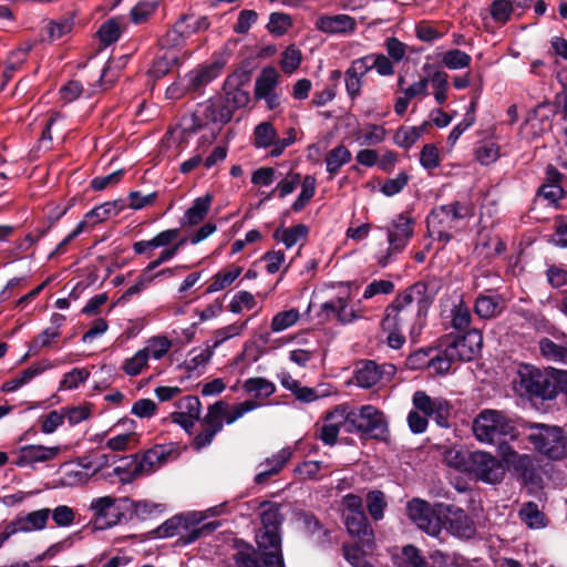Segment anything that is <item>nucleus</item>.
Returning a JSON list of instances; mask_svg holds the SVG:
<instances>
[{
    "instance_id": "nucleus-1",
    "label": "nucleus",
    "mask_w": 567,
    "mask_h": 567,
    "mask_svg": "<svg viewBox=\"0 0 567 567\" xmlns=\"http://www.w3.org/2000/svg\"><path fill=\"white\" fill-rule=\"evenodd\" d=\"M434 296L429 293V284L420 280L399 292L393 301L385 308L381 321L382 330H402L412 322L421 329L424 327L426 316ZM413 330H411V333Z\"/></svg>"
},
{
    "instance_id": "nucleus-2",
    "label": "nucleus",
    "mask_w": 567,
    "mask_h": 567,
    "mask_svg": "<svg viewBox=\"0 0 567 567\" xmlns=\"http://www.w3.org/2000/svg\"><path fill=\"white\" fill-rule=\"evenodd\" d=\"M473 432L480 442L508 445L507 441L516 440L520 432L518 423L503 411L483 410L473 421Z\"/></svg>"
},
{
    "instance_id": "nucleus-3",
    "label": "nucleus",
    "mask_w": 567,
    "mask_h": 567,
    "mask_svg": "<svg viewBox=\"0 0 567 567\" xmlns=\"http://www.w3.org/2000/svg\"><path fill=\"white\" fill-rule=\"evenodd\" d=\"M525 429L535 452L554 462L567 458V432L561 426L527 422Z\"/></svg>"
},
{
    "instance_id": "nucleus-4",
    "label": "nucleus",
    "mask_w": 567,
    "mask_h": 567,
    "mask_svg": "<svg viewBox=\"0 0 567 567\" xmlns=\"http://www.w3.org/2000/svg\"><path fill=\"white\" fill-rule=\"evenodd\" d=\"M205 515L200 512H189L187 514L175 515L165 520L157 528L153 529L151 534L153 537L165 538L181 534L178 539L183 545H188L200 538L203 535H209L213 532V522L205 523L198 526L204 519Z\"/></svg>"
},
{
    "instance_id": "nucleus-5",
    "label": "nucleus",
    "mask_w": 567,
    "mask_h": 567,
    "mask_svg": "<svg viewBox=\"0 0 567 567\" xmlns=\"http://www.w3.org/2000/svg\"><path fill=\"white\" fill-rule=\"evenodd\" d=\"M260 513L261 528L256 535L258 555H282L281 526L285 516L281 513V505L271 502H262Z\"/></svg>"
},
{
    "instance_id": "nucleus-6",
    "label": "nucleus",
    "mask_w": 567,
    "mask_h": 567,
    "mask_svg": "<svg viewBox=\"0 0 567 567\" xmlns=\"http://www.w3.org/2000/svg\"><path fill=\"white\" fill-rule=\"evenodd\" d=\"M347 433L359 434L362 440H384L389 433L384 413L371 404L352 410L350 427Z\"/></svg>"
},
{
    "instance_id": "nucleus-7",
    "label": "nucleus",
    "mask_w": 567,
    "mask_h": 567,
    "mask_svg": "<svg viewBox=\"0 0 567 567\" xmlns=\"http://www.w3.org/2000/svg\"><path fill=\"white\" fill-rule=\"evenodd\" d=\"M249 81L250 72L245 70H237L227 76L223 86L224 104L219 110V117L223 123L230 121L234 111L248 104L250 96L244 86Z\"/></svg>"
},
{
    "instance_id": "nucleus-8",
    "label": "nucleus",
    "mask_w": 567,
    "mask_h": 567,
    "mask_svg": "<svg viewBox=\"0 0 567 567\" xmlns=\"http://www.w3.org/2000/svg\"><path fill=\"white\" fill-rule=\"evenodd\" d=\"M466 471L486 484H498L505 475L503 457L498 460L491 453L475 451L470 454Z\"/></svg>"
},
{
    "instance_id": "nucleus-9",
    "label": "nucleus",
    "mask_w": 567,
    "mask_h": 567,
    "mask_svg": "<svg viewBox=\"0 0 567 567\" xmlns=\"http://www.w3.org/2000/svg\"><path fill=\"white\" fill-rule=\"evenodd\" d=\"M519 388L529 396L543 400L555 399L553 375H548L530 364H522L518 369Z\"/></svg>"
},
{
    "instance_id": "nucleus-10",
    "label": "nucleus",
    "mask_w": 567,
    "mask_h": 567,
    "mask_svg": "<svg viewBox=\"0 0 567 567\" xmlns=\"http://www.w3.org/2000/svg\"><path fill=\"white\" fill-rule=\"evenodd\" d=\"M501 456L505 471H512L525 485H538L542 482L533 455L519 454L511 445H501Z\"/></svg>"
},
{
    "instance_id": "nucleus-11",
    "label": "nucleus",
    "mask_w": 567,
    "mask_h": 567,
    "mask_svg": "<svg viewBox=\"0 0 567 567\" xmlns=\"http://www.w3.org/2000/svg\"><path fill=\"white\" fill-rule=\"evenodd\" d=\"M436 512L441 518V529L446 527L451 534L460 538L471 539L475 536V524L463 508L454 504L441 503Z\"/></svg>"
},
{
    "instance_id": "nucleus-12",
    "label": "nucleus",
    "mask_w": 567,
    "mask_h": 567,
    "mask_svg": "<svg viewBox=\"0 0 567 567\" xmlns=\"http://www.w3.org/2000/svg\"><path fill=\"white\" fill-rule=\"evenodd\" d=\"M446 354L451 359L471 361L483 346V336L480 330L471 329L465 334L445 336Z\"/></svg>"
},
{
    "instance_id": "nucleus-13",
    "label": "nucleus",
    "mask_w": 567,
    "mask_h": 567,
    "mask_svg": "<svg viewBox=\"0 0 567 567\" xmlns=\"http://www.w3.org/2000/svg\"><path fill=\"white\" fill-rule=\"evenodd\" d=\"M436 503L431 506L427 502L413 498L408 502L406 511L409 517L416 524V526L431 536H439L441 533V518L437 515Z\"/></svg>"
},
{
    "instance_id": "nucleus-14",
    "label": "nucleus",
    "mask_w": 567,
    "mask_h": 567,
    "mask_svg": "<svg viewBox=\"0 0 567 567\" xmlns=\"http://www.w3.org/2000/svg\"><path fill=\"white\" fill-rule=\"evenodd\" d=\"M473 215V208L466 203L458 200L450 204L440 205L430 212L426 217L427 227L451 225V223L471 217Z\"/></svg>"
},
{
    "instance_id": "nucleus-15",
    "label": "nucleus",
    "mask_w": 567,
    "mask_h": 567,
    "mask_svg": "<svg viewBox=\"0 0 567 567\" xmlns=\"http://www.w3.org/2000/svg\"><path fill=\"white\" fill-rule=\"evenodd\" d=\"M226 567H285L284 555H258L256 549L246 545L233 555Z\"/></svg>"
},
{
    "instance_id": "nucleus-16",
    "label": "nucleus",
    "mask_w": 567,
    "mask_h": 567,
    "mask_svg": "<svg viewBox=\"0 0 567 567\" xmlns=\"http://www.w3.org/2000/svg\"><path fill=\"white\" fill-rule=\"evenodd\" d=\"M414 219L408 213H401L386 227L388 241L396 252H402L413 237Z\"/></svg>"
},
{
    "instance_id": "nucleus-17",
    "label": "nucleus",
    "mask_w": 567,
    "mask_h": 567,
    "mask_svg": "<svg viewBox=\"0 0 567 567\" xmlns=\"http://www.w3.org/2000/svg\"><path fill=\"white\" fill-rule=\"evenodd\" d=\"M261 404L255 400H246L237 405H229L227 402L219 400L215 402V435L223 430V421L227 424L234 423L245 413L250 412Z\"/></svg>"
},
{
    "instance_id": "nucleus-18",
    "label": "nucleus",
    "mask_w": 567,
    "mask_h": 567,
    "mask_svg": "<svg viewBox=\"0 0 567 567\" xmlns=\"http://www.w3.org/2000/svg\"><path fill=\"white\" fill-rule=\"evenodd\" d=\"M174 454V450L166 445L156 444L152 449L138 455V463L135 467L136 473L142 475L151 474L155 471L156 465L165 464Z\"/></svg>"
},
{
    "instance_id": "nucleus-19",
    "label": "nucleus",
    "mask_w": 567,
    "mask_h": 567,
    "mask_svg": "<svg viewBox=\"0 0 567 567\" xmlns=\"http://www.w3.org/2000/svg\"><path fill=\"white\" fill-rule=\"evenodd\" d=\"M355 20L348 14L320 16L316 21V28L328 34H350L355 31Z\"/></svg>"
},
{
    "instance_id": "nucleus-20",
    "label": "nucleus",
    "mask_w": 567,
    "mask_h": 567,
    "mask_svg": "<svg viewBox=\"0 0 567 567\" xmlns=\"http://www.w3.org/2000/svg\"><path fill=\"white\" fill-rule=\"evenodd\" d=\"M213 202V194L207 192L204 196L197 197L193 200L192 206L184 213L179 219L181 228H193L202 224L210 209Z\"/></svg>"
},
{
    "instance_id": "nucleus-21",
    "label": "nucleus",
    "mask_w": 567,
    "mask_h": 567,
    "mask_svg": "<svg viewBox=\"0 0 567 567\" xmlns=\"http://www.w3.org/2000/svg\"><path fill=\"white\" fill-rule=\"evenodd\" d=\"M189 19L192 17L181 16L174 25L158 39V45L162 50L176 51L175 49L182 48L186 43V40L190 37L187 29Z\"/></svg>"
},
{
    "instance_id": "nucleus-22",
    "label": "nucleus",
    "mask_w": 567,
    "mask_h": 567,
    "mask_svg": "<svg viewBox=\"0 0 567 567\" xmlns=\"http://www.w3.org/2000/svg\"><path fill=\"white\" fill-rule=\"evenodd\" d=\"M60 452V449L47 447L43 445H24L18 450V458L13 462L16 466L23 467L37 462H48L53 460Z\"/></svg>"
},
{
    "instance_id": "nucleus-23",
    "label": "nucleus",
    "mask_w": 567,
    "mask_h": 567,
    "mask_svg": "<svg viewBox=\"0 0 567 567\" xmlns=\"http://www.w3.org/2000/svg\"><path fill=\"white\" fill-rule=\"evenodd\" d=\"M185 92L202 95L205 87L213 81V62H204L185 75Z\"/></svg>"
},
{
    "instance_id": "nucleus-24",
    "label": "nucleus",
    "mask_w": 567,
    "mask_h": 567,
    "mask_svg": "<svg viewBox=\"0 0 567 567\" xmlns=\"http://www.w3.org/2000/svg\"><path fill=\"white\" fill-rule=\"evenodd\" d=\"M212 140L213 132L209 135L205 134L200 137V142L196 150V154L181 164L179 171L183 174L190 173L202 163L207 169L213 167V150L208 151L212 144Z\"/></svg>"
},
{
    "instance_id": "nucleus-25",
    "label": "nucleus",
    "mask_w": 567,
    "mask_h": 567,
    "mask_svg": "<svg viewBox=\"0 0 567 567\" xmlns=\"http://www.w3.org/2000/svg\"><path fill=\"white\" fill-rule=\"evenodd\" d=\"M182 64L181 55L177 51H164L163 54L157 55L147 74L154 81H157L168 73H171L174 69L178 68Z\"/></svg>"
},
{
    "instance_id": "nucleus-26",
    "label": "nucleus",
    "mask_w": 567,
    "mask_h": 567,
    "mask_svg": "<svg viewBox=\"0 0 567 567\" xmlns=\"http://www.w3.org/2000/svg\"><path fill=\"white\" fill-rule=\"evenodd\" d=\"M504 310V298L502 295H478L474 305V312L482 319L498 317Z\"/></svg>"
},
{
    "instance_id": "nucleus-27",
    "label": "nucleus",
    "mask_w": 567,
    "mask_h": 567,
    "mask_svg": "<svg viewBox=\"0 0 567 567\" xmlns=\"http://www.w3.org/2000/svg\"><path fill=\"white\" fill-rule=\"evenodd\" d=\"M50 513V508H42L33 511L24 516H17L13 519L14 526H17L19 532L22 533L41 530L45 528Z\"/></svg>"
},
{
    "instance_id": "nucleus-28",
    "label": "nucleus",
    "mask_w": 567,
    "mask_h": 567,
    "mask_svg": "<svg viewBox=\"0 0 567 567\" xmlns=\"http://www.w3.org/2000/svg\"><path fill=\"white\" fill-rule=\"evenodd\" d=\"M344 524L351 536L358 537L367 544L372 543L373 530L365 514L346 515Z\"/></svg>"
},
{
    "instance_id": "nucleus-29",
    "label": "nucleus",
    "mask_w": 567,
    "mask_h": 567,
    "mask_svg": "<svg viewBox=\"0 0 567 567\" xmlns=\"http://www.w3.org/2000/svg\"><path fill=\"white\" fill-rule=\"evenodd\" d=\"M213 122V99H208L205 103L197 104L196 109L189 117V124L186 131L197 133L206 128Z\"/></svg>"
},
{
    "instance_id": "nucleus-30",
    "label": "nucleus",
    "mask_w": 567,
    "mask_h": 567,
    "mask_svg": "<svg viewBox=\"0 0 567 567\" xmlns=\"http://www.w3.org/2000/svg\"><path fill=\"white\" fill-rule=\"evenodd\" d=\"M432 123L429 121H424L419 126H411V127H400L396 130L393 141L394 143L404 150H409L412 147L416 141L429 131Z\"/></svg>"
},
{
    "instance_id": "nucleus-31",
    "label": "nucleus",
    "mask_w": 567,
    "mask_h": 567,
    "mask_svg": "<svg viewBox=\"0 0 567 567\" xmlns=\"http://www.w3.org/2000/svg\"><path fill=\"white\" fill-rule=\"evenodd\" d=\"M348 300L342 297H338L336 300H330L321 305V315H324L323 320L328 321L331 316L337 317L341 323H349L357 318L353 311L348 316L347 313Z\"/></svg>"
},
{
    "instance_id": "nucleus-32",
    "label": "nucleus",
    "mask_w": 567,
    "mask_h": 567,
    "mask_svg": "<svg viewBox=\"0 0 567 567\" xmlns=\"http://www.w3.org/2000/svg\"><path fill=\"white\" fill-rule=\"evenodd\" d=\"M352 158L351 152L347 146L340 144L326 154V167L329 173V179H332L340 171V168L348 164Z\"/></svg>"
},
{
    "instance_id": "nucleus-33",
    "label": "nucleus",
    "mask_w": 567,
    "mask_h": 567,
    "mask_svg": "<svg viewBox=\"0 0 567 567\" xmlns=\"http://www.w3.org/2000/svg\"><path fill=\"white\" fill-rule=\"evenodd\" d=\"M117 462H121V464L114 467L113 474L118 476L123 484L132 483L134 480L142 476V473L135 472V467L138 463V454L118 456Z\"/></svg>"
},
{
    "instance_id": "nucleus-34",
    "label": "nucleus",
    "mask_w": 567,
    "mask_h": 567,
    "mask_svg": "<svg viewBox=\"0 0 567 567\" xmlns=\"http://www.w3.org/2000/svg\"><path fill=\"white\" fill-rule=\"evenodd\" d=\"M278 81V72L275 68H265L256 80L255 96L258 100L267 97L274 92Z\"/></svg>"
},
{
    "instance_id": "nucleus-35",
    "label": "nucleus",
    "mask_w": 567,
    "mask_h": 567,
    "mask_svg": "<svg viewBox=\"0 0 567 567\" xmlns=\"http://www.w3.org/2000/svg\"><path fill=\"white\" fill-rule=\"evenodd\" d=\"M244 389L247 393L254 395L255 399L269 398L276 391L274 382L261 378H249L244 382Z\"/></svg>"
},
{
    "instance_id": "nucleus-36",
    "label": "nucleus",
    "mask_w": 567,
    "mask_h": 567,
    "mask_svg": "<svg viewBox=\"0 0 567 567\" xmlns=\"http://www.w3.org/2000/svg\"><path fill=\"white\" fill-rule=\"evenodd\" d=\"M367 509L373 520L379 522L384 517V509L388 507L385 494L380 489H372L365 496Z\"/></svg>"
},
{
    "instance_id": "nucleus-37",
    "label": "nucleus",
    "mask_w": 567,
    "mask_h": 567,
    "mask_svg": "<svg viewBox=\"0 0 567 567\" xmlns=\"http://www.w3.org/2000/svg\"><path fill=\"white\" fill-rule=\"evenodd\" d=\"M379 364L374 361H367L364 365L355 372L357 384L363 389L374 386L381 380Z\"/></svg>"
},
{
    "instance_id": "nucleus-38",
    "label": "nucleus",
    "mask_w": 567,
    "mask_h": 567,
    "mask_svg": "<svg viewBox=\"0 0 567 567\" xmlns=\"http://www.w3.org/2000/svg\"><path fill=\"white\" fill-rule=\"evenodd\" d=\"M47 367H40V365H32L28 369L23 370L21 374L17 378H13L11 380L6 381L1 385L2 392H14L24 384L29 383L33 378L40 375L42 372L47 370Z\"/></svg>"
},
{
    "instance_id": "nucleus-39",
    "label": "nucleus",
    "mask_w": 567,
    "mask_h": 567,
    "mask_svg": "<svg viewBox=\"0 0 567 567\" xmlns=\"http://www.w3.org/2000/svg\"><path fill=\"white\" fill-rule=\"evenodd\" d=\"M519 517L530 528H542L546 526V516L534 502H527L523 505L519 511Z\"/></svg>"
},
{
    "instance_id": "nucleus-40",
    "label": "nucleus",
    "mask_w": 567,
    "mask_h": 567,
    "mask_svg": "<svg viewBox=\"0 0 567 567\" xmlns=\"http://www.w3.org/2000/svg\"><path fill=\"white\" fill-rule=\"evenodd\" d=\"M27 52L24 50H17L10 52L8 60L6 62V68L2 72V82L0 84V92L4 90L6 85L11 81L14 73L22 66L25 62Z\"/></svg>"
},
{
    "instance_id": "nucleus-41",
    "label": "nucleus",
    "mask_w": 567,
    "mask_h": 567,
    "mask_svg": "<svg viewBox=\"0 0 567 567\" xmlns=\"http://www.w3.org/2000/svg\"><path fill=\"white\" fill-rule=\"evenodd\" d=\"M203 425V431L197 433L192 442V447L197 452L209 445L213 441V404H208L207 406Z\"/></svg>"
},
{
    "instance_id": "nucleus-42",
    "label": "nucleus",
    "mask_w": 567,
    "mask_h": 567,
    "mask_svg": "<svg viewBox=\"0 0 567 567\" xmlns=\"http://www.w3.org/2000/svg\"><path fill=\"white\" fill-rule=\"evenodd\" d=\"M350 419H352V410L347 404L337 405L334 409L327 411L322 416L323 422L336 424L339 430L341 426L349 429Z\"/></svg>"
},
{
    "instance_id": "nucleus-43",
    "label": "nucleus",
    "mask_w": 567,
    "mask_h": 567,
    "mask_svg": "<svg viewBox=\"0 0 567 567\" xmlns=\"http://www.w3.org/2000/svg\"><path fill=\"white\" fill-rule=\"evenodd\" d=\"M122 30L118 25L116 18H111L104 21L96 34L103 45H111L116 42L121 37Z\"/></svg>"
},
{
    "instance_id": "nucleus-44",
    "label": "nucleus",
    "mask_w": 567,
    "mask_h": 567,
    "mask_svg": "<svg viewBox=\"0 0 567 567\" xmlns=\"http://www.w3.org/2000/svg\"><path fill=\"white\" fill-rule=\"evenodd\" d=\"M157 8V1H138L130 11L131 21L135 24H143L156 12Z\"/></svg>"
},
{
    "instance_id": "nucleus-45",
    "label": "nucleus",
    "mask_w": 567,
    "mask_h": 567,
    "mask_svg": "<svg viewBox=\"0 0 567 567\" xmlns=\"http://www.w3.org/2000/svg\"><path fill=\"white\" fill-rule=\"evenodd\" d=\"M74 25V19L72 16L64 17L59 21H50L48 25L44 28V32L47 34L45 39L49 41H54L62 38L64 34L72 31Z\"/></svg>"
},
{
    "instance_id": "nucleus-46",
    "label": "nucleus",
    "mask_w": 567,
    "mask_h": 567,
    "mask_svg": "<svg viewBox=\"0 0 567 567\" xmlns=\"http://www.w3.org/2000/svg\"><path fill=\"white\" fill-rule=\"evenodd\" d=\"M276 137L277 132L274 125L269 122H261L254 130V144L258 148H266L271 146Z\"/></svg>"
},
{
    "instance_id": "nucleus-47",
    "label": "nucleus",
    "mask_w": 567,
    "mask_h": 567,
    "mask_svg": "<svg viewBox=\"0 0 567 567\" xmlns=\"http://www.w3.org/2000/svg\"><path fill=\"white\" fill-rule=\"evenodd\" d=\"M499 157V146L493 141H483L475 148V158L482 165H489Z\"/></svg>"
},
{
    "instance_id": "nucleus-48",
    "label": "nucleus",
    "mask_w": 567,
    "mask_h": 567,
    "mask_svg": "<svg viewBox=\"0 0 567 567\" xmlns=\"http://www.w3.org/2000/svg\"><path fill=\"white\" fill-rule=\"evenodd\" d=\"M442 62L450 70H458L468 68L471 65L472 58L460 49H452L444 53Z\"/></svg>"
},
{
    "instance_id": "nucleus-49",
    "label": "nucleus",
    "mask_w": 567,
    "mask_h": 567,
    "mask_svg": "<svg viewBox=\"0 0 567 567\" xmlns=\"http://www.w3.org/2000/svg\"><path fill=\"white\" fill-rule=\"evenodd\" d=\"M291 25L292 19L288 13L272 12L269 16V22L266 28L270 34L281 37L287 33Z\"/></svg>"
},
{
    "instance_id": "nucleus-50",
    "label": "nucleus",
    "mask_w": 567,
    "mask_h": 567,
    "mask_svg": "<svg viewBox=\"0 0 567 567\" xmlns=\"http://www.w3.org/2000/svg\"><path fill=\"white\" fill-rule=\"evenodd\" d=\"M442 400L443 398H431L425 391H416L412 396L414 410L425 416H432L434 409L437 406V401Z\"/></svg>"
},
{
    "instance_id": "nucleus-51",
    "label": "nucleus",
    "mask_w": 567,
    "mask_h": 567,
    "mask_svg": "<svg viewBox=\"0 0 567 567\" xmlns=\"http://www.w3.org/2000/svg\"><path fill=\"white\" fill-rule=\"evenodd\" d=\"M399 567H429L427 561L421 556L420 550L413 545H406L402 549V556L398 561Z\"/></svg>"
},
{
    "instance_id": "nucleus-52",
    "label": "nucleus",
    "mask_w": 567,
    "mask_h": 567,
    "mask_svg": "<svg viewBox=\"0 0 567 567\" xmlns=\"http://www.w3.org/2000/svg\"><path fill=\"white\" fill-rule=\"evenodd\" d=\"M148 361V349L138 350L133 357L127 358L122 369L127 375L135 377L142 372V370L147 367Z\"/></svg>"
},
{
    "instance_id": "nucleus-53",
    "label": "nucleus",
    "mask_w": 567,
    "mask_h": 567,
    "mask_svg": "<svg viewBox=\"0 0 567 567\" xmlns=\"http://www.w3.org/2000/svg\"><path fill=\"white\" fill-rule=\"evenodd\" d=\"M299 316V311L295 308L276 313L271 320V330L280 332L292 327L298 321Z\"/></svg>"
},
{
    "instance_id": "nucleus-54",
    "label": "nucleus",
    "mask_w": 567,
    "mask_h": 567,
    "mask_svg": "<svg viewBox=\"0 0 567 567\" xmlns=\"http://www.w3.org/2000/svg\"><path fill=\"white\" fill-rule=\"evenodd\" d=\"M126 512H128V509L125 508V505L121 502V498L117 503L114 498L112 511L106 513L107 516L100 524V529H106L122 523L123 520L131 519V516L127 517Z\"/></svg>"
},
{
    "instance_id": "nucleus-55",
    "label": "nucleus",
    "mask_w": 567,
    "mask_h": 567,
    "mask_svg": "<svg viewBox=\"0 0 567 567\" xmlns=\"http://www.w3.org/2000/svg\"><path fill=\"white\" fill-rule=\"evenodd\" d=\"M114 503V497L112 496H103L93 498L90 504V509L93 512V519L96 525V528L100 529V524L107 516V512L112 511V505Z\"/></svg>"
},
{
    "instance_id": "nucleus-56",
    "label": "nucleus",
    "mask_w": 567,
    "mask_h": 567,
    "mask_svg": "<svg viewBox=\"0 0 567 567\" xmlns=\"http://www.w3.org/2000/svg\"><path fill=\"white\" fill-rule=\"evenodd\" d=\"M121 502L125 505V508L128 509V512L131 513V517L133 514H135L136 517H138L140 519H146L157 508L156 504L151 503L148 501L134 502L128 497H123L121 498Z\"/></svg>"
},
{
    "instance_id": "nucleus-57",
    "label": "nucleus",
    "mask_w": 567,
    "mask_h": 567,
    "mask_svg": "<svg viewBox=\"0 0 567 567\" xmlns=\"http://www.w3.org/2000/svg\"><path fill=\"white\" fill-rule=\"evenodd\" d=\"M309 235V227L305 224H297L286 230H282L280 241L284 243L287 249L293 247L299 240L307 239Z\"/></svg>"
},
{
    "instance_id": "nucleus-58",
    "label": "nucleus",
    "mask_w": 567,
    "mask_h": 567,
    "mask_svg": "<svg viewBox=\"0 0 567 567\" xmlns=\"http://www.w3.org/2000/svg\"><path fill=\"white\" fill-rule=\"evenodd\" d=\"M514 11L511 0H494L489 7L491 17L495 22L505 24Z\"/></svg>"
},
{
    "instance_id": "nucleus-59",
    "label": "nucleus",
    "mask_w": 567,
    "mask_h": 567,
    "mask_svg": "<svg viewBox=\"0 0 567 567\" xmlns=\"http://www.w3.org/2000/svg\"><path fill=\"white\" fill-rule=\"evenodd\" d=\"M301 59V51L293 44L288 45L282 52V59L280 61L281 70L285 73L291 74L299 68Z\"/></svg>"
},
{
    "instance_id": "nucleus-60",
    "label": "nucleus",
    "mask_w": 567,
    "mask_h": 567,
    "mask_svg": "<svg viewBox=\"0 0 567 567\" xmlns=\"http://www.w3.org/2000/svg\"><path fill=\"white\" fill-rule=\"evenodd\" d=\"M434 351L433 348H421L416 351L410 353L405 359V367L409 370H421L424 368H429L430 365V354Z\"/></svg>"
},
{
    "instance_id": "nucleus-61",
    "label": "nucleus",
    "mask_w": 567,
    "mask_h": 567,
    "mask_svg": "<svg viewBox=\"0 0 567 567\" xmlns=\"http://www.w3.org/2000/svg\"><path fill=\"white\" fill-rule=\"evenodd\" d=\"M239 266H229L215 274V291L229 287L241 274Z\"/></svg>"
},
{
    "instance_id": "nucleus-62",
    "label": "nucleus",
    "mask_w": 567,
    "mask_h": 567,
    "mask_svg": "<svg viewBox=\"0 0 567 567\" xmlns=\"http://www.w3.org/2000/svg\"><path fill=\"white\" fill-rule=\"evenodd\" d=\"M322 468L321 461H305L298 464L293 472L300 480H320V471Z\"/></svg>"
},
{
    "instance_id": "nucleus-63",
    "label": "nucleus",
    "mask_w": 567,
    "mask_h": 567,
    "mask_svg": "<svg viewBox=\"0 0 567 567\" xmlns=\"http://www.w3.org/2000/svg\"><path fill=\"white\" fill-rule=\"evenodd\" d=\"M472 321V316L470 309L461 301L457 306H455L452 310V327L455 330L464 331L466 330Z\"/></svg>"
},
{
    "instance_id": "nucleus-64",
    "label": "nucleus",
    "mask_w": 567,
    "mask_h": 567,
    "mask_svg": "<svg viewBox=\"0 0 567 567\" xmlns=\"http://www.w3.org/2000/svg\"><path fill=\"white\" fill-rule=\"evenodd\" d=\"M409 181V174L406 172H400L395 178H389L384 182V184L381 187V192L383 195L392 197L401 193L408 185Z\"/></svg>"
}]
</instances>
